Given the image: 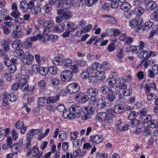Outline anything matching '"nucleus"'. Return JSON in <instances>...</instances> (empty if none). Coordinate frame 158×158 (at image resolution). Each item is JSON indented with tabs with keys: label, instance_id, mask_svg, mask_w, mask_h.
<instances>
[{
	"label": "nucleus",
	"instance_id": "1",
	"mask_svg": "<svg viewBox=\"0 0 158 158\" xmlns=\"http://www.w3.org/2000/svg\"><path fill=\"white\" fill-rule=\"evenodd\" d=\"M49 0L51 5H54L56 8H62L67 10L69 9L73 3L69 0Z\"/></svg>",
	"mask_w": 158,
	"mask_h": 158
},
{
	"label": "nucleus",
	"instance_id": "2",
	"mask_svg": "<svg viewBox=\"0 0 158 158\" xmlns=\"http://www.w3.org/2000/svg\"><path fill=\"white\" fill-rule=\"evenodd\" d=\"M107 113L101 112L98 113L97 115L96 118L99 121L109 122L113 118V113H114L112 109H108Z\"/></svg>",
	"mask_w": 158,
	"mask_h": 158
},
{
	"label": "nucleus",
	"instance_id": "3",
	"mask_svg": "<svg viewBox=\"0 0 158 158\" xmlns=\"http://www.w3.org/2000/svg\"><path fill=\"white\" fill-rule=\"evenodd\" d=\"M83 109L82 113L79 116V117L81 116V119L82 120H85L91 117L92 114L93 113L94 109L91 106H88L87 107H86Z\"/></svg>",
	"mask_w": 158,
	"mask_h": 158
},
{
	"label": "nucleus",
	"instance_id": "4",
	"mask_svg": "<svg viewBox=\"0 0 158 158\" xmlns=\"http://www.w3.org/2000/svg\"><path fill=\"white\" fill-rule=\"evenodd\" d=\"M24 56L22 59V61L25 64L30 65L32 63L34 60L33 56L28 51L24 54Z\"/></svg>",
	"mask_w": 158,
	"mask_h": 158
},
{
	"label": "nucleus",
	"instance_id": "5",
	"mask_svg": "<svg viewBox=\"0 0 158 158\" xmlns=\"http://www.w3.org/2000/svg\"><path fill=\"white\" fill-rule=\"evenodd\" d=\"M143 22V19L141 17L136 18L134 19L130 20L129 22V26L132 28L137 26V28L138 31L139 29L138 27L140 28L141 27V24Z\"/></svg>",
	"mask_w": 158,
	"mask_h": 158
},
{
	"label": "nucleus",
	"instance_id": "6",
	"mask_svg": "<svg viewBox=\"0 0 158 158\" xmlns=\"http://www.w3.org/2000/svg\"><path fill=\"white\" fill-rule=\"evenodd\" d=\"M73 77L71 72L69 70H65L63 71L60 75V78L63 81H69Z\"/></svg>",
	"mask_w": 158,
	"mask_h": 158
},
{
	"label": "nucleus",
	"instance_id": "7",
	"mask_svg": "<svg viewBox=\"0 0 158 158\" xmlns=\"http://www.w3.org/2000/svg\"><path fill=\"white\" fill-rule=\"evenodd\" d=\"M60 8L57 10V13L58 15L62 14V15L64 19H69L72 16V12L70 11H65L63 9L64 8Z\"/></svg>",
	"mask_w": 158,
	"mask_h": 158
},
{
	"label": "nucleus",
	"instance_id": "8",
	"mask_svg": "<svg viewBox=\"0 0 158 158\" xmlns=\"http://www.w3.org/2000/svg\"><path fill=\"white\" fill-rule=\"evenodd\" d=\"M80 89V86L76 83H72L69 84L67 86L68 91L71 94L77 93Z\"/></svg>",
	"mask_w": 158,
	"mask_h": 158
},
{
	"label": "nucleus",
	"instance_id": "9",
	"mask_svg": "<svg viewBox=\"0 0 158 158\" xmlns=\"http://www.w3.org/2000/svg\"><path fill=\"white\" fill-rule=\"evenodd\" d=\"M85 108L81 107L77 104H74L70 107L69 110L72 113H74L75 114H79V116L82 113L83 109Z\"/></svg>",
	"mask_w": 158,
	"mask_h": 158
},
{
	"label": "nucleus",
	"instance_id": "10",
	"mask_svg": "<svg viewBox=\"0 0 158 158\" xmlns=\"http://www.w3.org/2000/svg\"><path fill=\"white\" fill-rule=\"evenodd\" d=\"M89 99L88 96L83 93H79L76 96L75 100L76 101L84 103L87 101Z\"/></svg>",
	"mask_w": 158,
	"mask_h": 158
},
{
	"label": "nucleus",
	"instance_id": "11",
	"mask_svg": "<svg viewBox=\"0 0 158 158\" xmlns=\"http://www.w3.org/2000/svg\"><path fill=\"white\" fill-rule=\"evenodd\" d=\"M27 152L28 155L31 154L32 156L36 157L37 158H40L42 155V153L40 152L39 149L35 146L33 147L31 152L30 151L29 152Z\"/></svg>",
	"mask_w": 158,
	"mask_h": 158
},
{
	"label": "nucleus",
	"instance_id": "12",
	"mask_svg": "<svg viewBox=\"0 0 158 158\" xmlns=\"http://www.w3.org/2000/svg\"><path fill=\"white\" fill-rule=\"evenodd\" d=\"M62 116L63 118L70 119H73L76 117V114L74 113H72L71 111L65 109L63 112Z\"/></svg>",
	"mask_w": 158,
	"mask_h": 158
},
{
	"label": "nucleus",
	"instance_id": "13",
	"mask_svg": "<svg viewBox=\"0 0 158 158\" xmlns=\"http://www.w3.org/2000/svg\"><path fill=\"white\" fill-rule=\"evenodd\" d=\"M15 126L18 129L21 130L20 132L22 134H24L27 129V127L24 126L23 122L21 121H19L15 123Z\"/></svg>",
	"mask_w": 158,
	"mask_h": 158
},
{
	"label": "nucleus",
	"instance_id": "14",
	"mask_svg": "<svg viewBox=\"0 0 158 158\" xmlns=\"http://www.w3.org/2000/svg\"><path fill=\"white\" fill-rule=\"evenodd\" d=\"M103 139L102 136L101 135H96L94 136H90V140L91 142L96 144L101 143Z\"/></svg>",
	"mask_w": 158,
	"mask_h": 158
},
{
	"label": "nucleus",
	"instance_id": "15",
	"mask_svg": "<svg viewBox=\"0 0 158 158\" xmlns=\"http://www.w3.org/2000/svg\"><path fill=\"white\" fill-rule=\"evenodd\" d=\"M24 35V34L22 31H13L11 33V36L14 39H18L22 38Z\"/></svg>",
	"mask_w": 158,
	"mask_h": 158
},
{
	"label": "nucleus",
	"instance_id": "16",
	"mask_svg": "<svg viewBox=\"0 0 158 158\" xmlns=\"http://www.w3.org/2000/svg\"><path fill=\"white\" fill-rule=\"evenodd\" d=\"M113 87H110L108 86H103L100 89V91L103 94H108L109 93L113 92Z\"/></svg>",
	"mask_w": 158,
	"mask_h": 158
},
{
	"label": "nucleus",
	"instance_id": "17",
	"mask_svg": "<svg viewBox=\"0 0 158 158\" xmlns=\"http://www.w3.org/2000/svg\"><path fill=\"white\" fill-rule=\"evenodd\" d=\"M98 93V90L95 88H90L87 91V94L92 97L96 96Z\"/></svg>",
	"mask_w": 158,
	"mask_h": 158
},
{
	"label": "nucleus",
	"instance_id": "18",
	"mask_svg": "<svg viewBox=\"0 0 158 158\" xmlns=\"http://www.w3.org/2000/svg\"><path fill=\"white\" fill-rule=\"evenodd\" d=\"M31 139L28 137H27L26 140H24L23 142V143L22 146L24 150H29L30 146L31 145Z\"/></svg>",
	"mask_w": 158,
	"mask_h": 158
},
{
	"label": "nucleus",
	"instance_id": "19",
	"mask_svg": "<svg viewBox=\"0 0 158 158\" xmlns=\"http://www.w3.org/2000/svg\"><path fill=\"white\" fill-rule=\"evenodd\" d=\"M24 54V52L22 49H19L15 50L13 52V55L18 58H21Z\"/></svg>",
	"mask_w": 158,
	"mask_h": 158
},
{
	"label": "nucleus",
	"instance_id": "20",
	"mask_svg": "<svg viewBox=\"0 0 158 158\" xmlns=\"http://www.w3.org/2000/svg\"><path fill=\"white\" fill-rule=\"evenodd\" d=\"M35 57L36 63L40 65L43 64L46 60L45 57H40V55L38 54L35 55Z\"/></svg>",
	"mask_w": 158,
	"mask_h": 158
},
{
	"label": "nucleus",
	"instance_id": "21",
	"mask_svg": "<svg viewBox=\"0 0 158 158\" xmlns=\"http://www.w3.org/2000/svg\"><path fill=\"white\" fill-rule=\"evenodd\" d=\"M22 42L20 40H17L12 42L11 44V47L14 49H18L23 44Z\"/></svg>",
	"mask_w": 158,
	"mask_h": 158
},
{
	"label": "nucleus",
	"instance_id": "22",
	"mask_svg": "<svg viewBox=\"0 0 158 158\" xmlns=\"http://www.w3.org/2000/svg\"><path fill=\"white\" fill-rule=\"evenodd\" d=\"M123 110V107L120 105H117L114 106V113H113V117H114V114L116 113L119 114L121 113Z\"/></svg>",
	"mask_w": 158,
	"mask_h": 158
},
{
	"label": "nucleus",
	"instance_id": "23",
	"mask_svg": "<svg viewBox=\"0 0 158 158\" xmlns=\"http://www.w3.org/2000/svg\"><path fill=\"white\" fill-rule=\"evenodd\" d=\"M121 2L122 4L120 5V7L122 10L126 11L131 9V5L129 2L124 1Z\"/></svg>",
	"mask_w": 158,
	"mask_h": 158
},
{
	"label": "nucleus",
	"instance_id": "24",
	"mask_svg": "<svg viewBox=\"0 0 158 158\" xmlns=\"http://www.w3.org/2000/svg\"><path fill=\"white\" fill-rule=\"evenodd\" d=\"M40 130L39 129H32L28 133V136L30 139L33 138L34 135L39 133Z\"/></svg>",
	"mask_w": 158,
	"mask_h": 158
},
{
	"label": "nucleus",
	"instance_id": "25",
	"mask_svg": "<svg viewBox=\"0 0 158 158\" xmlns=\"http://www.w3.org/2000/svg\"><path fill=\"white\" fill-rule=\"evenodd\" d=\"M108 103L104 100L99 99L97 102V106L98 108H104L107 106Z\"/></svg>",
	"mask_w": 158,
	"mask_h": 158
},
{
	"label": "nucleus",
	"instance_id": "26",
	"mask_svg": "<svg viewBox=\"0 0 158 158\" xmlns=\"http://www.w3.org/2000/svg\"><path fill=\"white\" fill-rule=\"evenodd\" d=\"M145 5L147 10H152L156 7L157 4L155 2L152 1Z\"/></svg>",
	"mask_w": 158,
	"mask_h": 158
},
{
	"label": "nucleus",
	"instance_id": "27",
	"mask_svg": "<svg viewBox=\"0 0 158 158\" xmlns=\"http://www.w3.org/2000/svg\"><path fill=\"white\" fill-rule=\"evenodd\" d=\"M59 98V97L58 95H56L53 97H50L47 99V103H54L57 102Z\"/></svg>",
	"mask_w": 158,
	"mask_h": 158
},
{
	"label": "nucleus",
	"instance_id": "28",
	"mask_svg": "<svg viewBox=\"0 0 158 158\" xmlns=\"http://www.w3.org/2000/svg\"><path fill=\"white\" fill-rule=\"evenodd\" d=\"M153 24V23L150 21L146 22L142 27V30L143 31H148L152 27Z\"/></svg>",
	"mask_w": 158,
	"mask_h": 158
},
{
	"label": "nucleus",
	"instance_id": "29",
	"mask_svg": "<svg viewBox=\"0 0 158 158\" xmlns=\"http://www.w3.org/2000/svg\"><path fill=\"white\" fill-rule=\"evenodd\" d=\"M20 8L23 11L26 12L27 11L28 7L26 1L23 0L20 2Z\"/></svg>",
	"mask_w": 158,
	"mask_h": 158
},
{
	"label": "nucleus",
	"instance_id": "30",
	"mask_svg": "<svg viewBox=\"0 0 158 158\" xmlns=\"http://www.w3.org/2000/svg\"><path fill=\"white\" fill-rule=\"evenodd\" d=\"M95 75L98 79L103 80L106 77V75L104 71H97L95 72Z\"/></svg>",
	"mask_w": 158,
	"mask_h": 158
},
{
	"label": "nucleus",
	"instance_id": "31",
	"mask_svg": "<svg viewBox=\"0 0 158 158\" xmlns=\"http://www.w3.org/2000/svg\"><path fill=\"white\" fill-rule=\"evenodd\" d=\"M124 80L123 78H119L117 80L118 85L122 89H125L127 85L124 82Z\"/></svg>",
	"mask_w": 158,
	"mask_h": 158
},
{
	"label": "nucleus",
	"instance_id": "32",
	"mask_svg": "<svg viewBox=\"0 0 158 158\" xmlns=\"http://www.w3.org/2000/svg\"><path fill=\"white\" fill-rule=\"evenodd\" d=\"M62 59L60 57L57 56L54 58L52 61L54 65L57 66L62 64Z\"/></svg>",
	"mask_w": 158,
	"mask_h": 158
},
{
	"label": "nucleus",
	"instance_id": "33",
	"mask_svg": "<svg viewBox=\"0 0 158 158\" xmlns=\"http://www.w3.org/2000/svg\"><path fill=\"white\" fill-rule=\"evenodd\" d=\"M8 99L11 102H14L17 100V98L16 94L11 92L8 95Z\"/></svg>",
	"mask_w": 158,
	"mask_h": 158
},
{
	"label": "nucleus",
	"instance_id": "34",
	"mask_svg": "<svg viewBox=\"0 0 158 158\" xmlns=\"http://www.w3.org/2000/svg\"><path fill=\"white\" fill-rule=\"evenodd\" d=\"M54 24V21L52 20H47L44 23V27L48 29L53 27Z\"/></svg>",
	"mask_w": 158,
	"mask_h": 158
},
{
	"label": "nucleus",
	"instance_id": "35",
	"mask_svg": "<svg viewBox=\"0 0 158 158\" xmlns=\"http://www.w3.org/2000/svg\"><path fill=\"white\" fill-rule=\"evenodd\" d=\"M60 80L56 78H52L50 81V85L53 87L57 86L60 84Z\"/></svg>",
	"mask_w": 158,
	"mask_h": 158
},
{
	"label": "nucleus",
	"instance_id": "36",
	"mask_svg": "<svg viewBox=\"0 0 158 158\" xmlns=\"http://www.w3.org/2000/svg\"><path fill=\"white\" fill-rule=\"evenodd\" d=\"M72 60L67 58L63 59L62 64L65 67H69L72 65Z\"/></svg>",
	"mask_w": 158,
	"mask_h": 158
},
{
	"label": "nucleus",
	"instance_id": "37",
	"mask_svg": "<svg viewBox=\"0 0 158 158\" xmlns=\"http://www.w3.org/2000/svg\"><path fill=\"white\" fill-rule=\"evenodd\" d=\"M139 56L140 57L144 59H148L149 56L148 52L145 50L141 51L139 54Z\"/></svg>",
	"mask_w": 158,
	"mask_h": 158
},
{
	"label": "nucleus",
	"instance_id": "38",
	"mask_svg": "<svg viewBox=\"0 0 158 158\" xmlns=\"http://www.w3.org/2000/svg\"><path fill=\"white\" fill-rule=\"evenodd\" d=\"M32 41L30 39L28 38L23 44L24 48L26 49H28L32 47Z\"/></svg>",
	"mask_w": 158,
	"mask_h": 158
},
{
	"label": "nucleus",
	"instance_id": "39",
	"mask_svg": "<svg viewBox=\"0 0 158 158\" xmlns=\"http://www.w3.org/2000/svg\"><path fill=\"white\" fill-rule=\"evenodd\" d=\"M68 136L67 133L64 131H61L59 134L58 137L61 141L66 140Z\"/></svg>",
	"mask_w": 158,
	"mask_h": 158
},
{
	"label": "nucleus",
	"instance_id": "40",
	"mask_svg": "<svg viewBox=\"0 0 158 158\" xmlns=\"http://www.w3.org/2000/svg\"><path fill=\"white\" fill-rule=\"evenodd\" d=\"M48 70L50 73L53 75L56 74L58 71L57 67L55 66L49 67L48 68Z\"/></svg>",
	"mask_w": 158,
	"mask_h": 158
},
{
	"label": "nucleus",
	"instance_id": "41",
	"mask_svg": "<svg viewBox=\"0 0 158 158\" xmlns=\"http://www.w3.org/2000/svg\"><path fill=\"white\" fill-rule=\"evenodd\" d=\"M39 72L41 75L45 76L48 72V68L45 67H40Z\"/></svg>",
	"mask_w": 158,
	"mask_h": 158
},
{
	"label": "nucleus",
	"instance_id": "42",
	"mask_svg": "<svg viewBox=\"0 0 158 158\" xmlns=\"http://www.w3.org/2000/svg\"><path fill=\"white\" fill-rule=\"evenodd\" d=\"M46 31L45 30L43 31V34L44 35H42V37L40 39L44 42H46L49 40V34H46Z\"/></svg>",
	"mask_w": 158,
	"mask_h": 158
},
{
	"label": "nucleus",
	"instance_id": "43",
	"mask_svg": "<svg viewBox=\"0 0 158 158\" xmlns=\"http://www.w3.org/2000/svg\"><path fill=\"white\" fill-rule=\"evenodd\" d=\"M116 79L113 77H110L107 80L106 83L110 86H113L116 83Z\"/></svg>",
	"mask_w": 158,
	"mask_h": 158
},
{
	"label": "nucleus",
	"instance_id": "44",
	"mask_svg": "<svg viewBox=\"0 0 158 158\" xmlns=\"http://www.w3.org/2000/svg\"><path fill=\"white\" fill-rule=\"evenodd\" d=\"M101 67V64L97 62L94 63L91 66V69L93 71H95L100 69Z\"/></svg>",
	"mask_w": 158,
	"mask_h": 158
},
{
	"label": "nucleus",
	"instance_id": "45",
	"mask_svg": "<svg viewBox=\"0 0 158 158\" xmlns=\"http://www.w3.org/2000/svg\"><path fill=\"white\" fill-rule=\"evenodd\" d=\"M98 78L94 76L91 75L89 77V82L91 84L94 85L98 81Z\"/></svg>",
	"mask_w": 158,
	"mask_h": 158
},
{
	"label": "nucleus",
	"instance_id": "46",
	"mask_svg": "<svg viewBox=\"0 0 158 158\" xmlns=\"http://www.w3.org/2000/svg\"><path fill=\"white\" fill-rule=\"evenodd\" d=\"M2 45L4 50L5 51H8L10 49V46L9 43L6 40H3L2 41Z\"/></svg>",
	"mask_w": 158,
	"mask_h": 158
},
{
	"label": "nucleus",
	"instance_id": "47",
	"mask_svg": "<svg viewBox=\"0 0 158 158\" xmlns=\"http://www.w3.org/2000/svg\"><path fill=\"white\" fill-rule=\"evenodd\" d=\"M41 8L40 6H35L31 10V13L34 15L37 14L41 12Z\"/></svg>",
	"mask_w": 158,
	"mask_h": 158
},
{
	"label": "nucleus",
	"instance_id": "48",
	"mask_svg": "<svg viewBox=\"0 0 158 158\" xmlns=\"http://www.w3.org/2000/svg\"><path fill=\"white\" fill-rule=\"evenodd\" d=\"M135 11L137 15L140 16L144 13V10L141 7H138L135 9Z\"/></svg>",
	"mask_w": 158,
	"mask_h": 158
},
{
	"label": "nucleus",
	"instance_id": "49",
	"mask_svg": "<svg viewBox=\"0 0 158 158\" xmlns=\"http://www.w3.org/2000/svg\"><path fill=\"white\" fill-rule=\"evenodd\" d=\"M123 94L124 96H128L131 95L132 91L129 88L127 87L125 89H123Z\"/></svg>",
	"mask_w": 158,
	"mask_h": 158
},
{
	"label": "nucleus",
	"instance_id": "50",
	"mask_svg": "<svg viewBox=\"0 0 158 158\" xmlns=\"http://www.w3.org/2000/svg\"><path fill=\"white\" fill-rule=\"evenodd\" d=\"M144 119L142 120V122L143 123H148L150 122L152 119V116L150 115L147 114L144 116Z\"/></svg>",
	"mask_w": 158,
	"mask_h": 158
},
{
	"label": "nucleus",
	"instance_id": "51",
	"mask_svg": "<svg viewBox=\"0 0 158 158\" xmlns=\"http://www.w3.org/2000/svg\"><path fill=\"white\" fill-rule=\"evenodd\" d=\"M10 148L12 150L13 152L15 153H17L20 150V146L18 144H14Z\"/></svg>",
	"mask_w": 158,
	"mask_h": 158
},
{
	"label": "nucleus",
	"instance_id": "52",
	"mask_svg": "<svg viewBox=\"0 0 158 158\" xmlns=\"http://www.w3.org/2000/svg\"><path fill=\"white\" fill-rule=\"evenodd\" d=\"M134 14V12L132 10H129L125 11L124 14V16L128 19H130L131 16Z\"/></svg>",
	"mask_w": 158,
	"mask_h": 158
},
{
	"label": "nucleus",
	"instance_id": "53",
	"mask_svg": "<svg viewBox=\"0 0 158 158\" xmlns=\"http://www.w3.org/2000/svg\"><path fill=\"white\" fill-rule=\"evenodd\" d=\"M38 104L39 106H45L46 105L45 98L44 97L40 98L38 100Z\"/></svg>",
	"mask_w": 158,
	"mask_h": 158
},
{
	"label": "nucleus",
	"instance_id": "54",
	"mask_svg": "<svg viewBox=\"0 0 158 158\" xmlns=\"http://www.w3.org/2000/svg\"><path fill=\"white\" fill-rule=\"evenodd\" d=\"M78 65L81 67H85L87 65V61L84 59L77 60Z\"/></svg>",
	"mask_w": 158,
	"mask_h": 158
},
{
	"label": "nucleus",
	"instance_id": "55",
	"mask_svg": "<svg viewBox=\"0 0 158 158\" xmlns=\"http://www.w3.org/2000/svg\"><path fill=\"white\" fill-rule=\"evenodd\" d=\"M3 58L5 59L4 63L6 66H9L11 64V60L8 57L7 54L3 56Z\"/></svg>",
	"mask_w": 158,
	"mask_h": 158
},
{
	"label": "nucleus",
	"instance_id": "56",
	"mask_svg": "<svg viewBox=\"0 0 158 158\" xmlns=\"http://www.w3.org/2000/svg\"><path fill=\"white\" fill-rule=\"evenodd\" d=\"M52 5L47 4L43 7V10L46 13L50 12L52 10Z\"/></svg>",
	"mask_w": 158,
	"mask_h": 158
},
{
	"label": "nucleus",
	"instance_id": "57",
	"mask_svg": "<svg viewBox=\"0 0 158 158\" xmlns=\"http://www.w3.org/2000/svg\"><path fill=\"white\" fill-rule=\"evenodd\" d=\"M82 141L80 139H76L73 141V144L75 147H80L82 145Z\"/></svg>",
	"mask_w": 158,
	"mask_h": 158
},
{
	"label": "nucleus",
	"instance_id": "58",
	"mask_svg": "<svg viewBox=\"0 0 158 158\" xmlns=\"http://www.w3.org/2000/svg\"><path fill=\"white\" fill-rule=\"evenodd\" d=\"M98 0H85V2L87 6H91L98 2Z\"/></svg>",
	"mask_w": 158,
	"mask_h": 158
},
{
	"label": "nucleus",
	"instance_id": "59",
	"mask_svg": "<svg viewBox=\"0 0 158 158\" xmlns=\"http://www.w3.org/2000/svg\"><path fill=\"white\" fill-rule=\"evenodd\" d=\"M101 66V67L103 69L106 70L109 69L111 67L109 63L107 62H104L102 63Z\"/></svg>",
	"mask_w": 158,
	"mask_h": 158
},
{
	"label": "nucleus",
	"instance_id": "60",
	"mask_svg": "<svg viewBox=\"0 0 158 158\" xmlns=\"http://www.w3.org/2000/svg\"><path fill=\"white\" fill-rule=\"evenodd\" d=\"M38 84L39 86L41 89H44L46 87V82L44 80L40 81L38 82Z\"/></svg>",
	"mask_w": 158,
	"mask_h": 158
},
{
	"label": "nucleus",
	"instance_id": "61",
	"mask_svg": "<svg viewBox=\"0 0 158 158\" xmlns=\"http://www.w3.org/2000/svg\"><path fill=\"white\" fill-rule=\"evenodd\" d=\"M156 120L154 119H152L148 123V125L152 128H156Z\"/></svg>",
	"mask_w": 158,
	"mask_h": 158
},
{
	"label": "nucleus",
	"instance_id": "62",
	"mask_svg": "<svg viewBox=\"0 0 158 158\" xmlns=\"http://www.w3.org/2000/svg\"><path fill=\"white\" fill-rule=\"evenodd\" d=\"M125 82H130L132 79V78L131 75L130 74H127L125 75L123 78Z\"/></svg>",
	"mask_w": 158,
	"mask_h": 158
},
{
	"label": "nucleus",
	"instance_id": "63",
	"mask_svg": "<svg viewBox=\"0 0 158 158\" xmlns=\"http://www.w3.org/2000/svg\"><path fill=\"white\" fill-rule=\"evenodd\" d=\"M22 88L25 86L27 84V81L26 78L24 77H22L19 80V83Z\"/></svg>",
	"mask_w": 158,
	"mask_h": 158
},
{
	"label": "nucleus",
	"instance_id": "64",
	"mask_svg": "<svg viewBox=\"0 0 158 158\" xmlns=\"http://www.w3.org/2000/svg\"><path fill=\"white\" fill-rule=\"evenodd\" d=\"M8 69L10 72L13 73L15 72L16 70V67L15 65L11 64L8 66Z\"/></svg>",
	"mask_w": 158,
	"mask_h": 158
}]
</instances>
